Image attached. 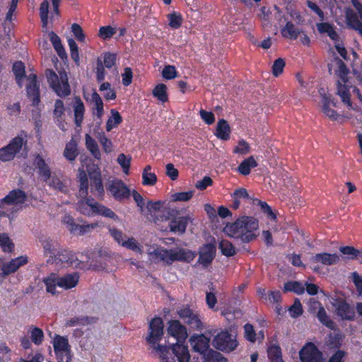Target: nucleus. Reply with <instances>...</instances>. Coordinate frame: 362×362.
I'll return each instance as SVG.
<instances>
[{"label":"nucleus","instance_id":"0eeeda50","mask_svg":"<svg viewBox=\"0 0 362 362\" xmlns=\"http://www.w3.org/2000/svg\"><path fill=\"white\" fill-rule=\"evenodd\" d=\"M149 258L156 262L170 263L175 260L190 262L194 257L192 250H153L148 253Z\"/></svg>","mask_w":362,"mask_h":362},{"label":"nucleus","instance_id":"680f3d73","mask_svg":"<svg viewBox=\"0 0 362 362\" xmlns=\"http://www.w3.org/2000/svg\"><path fill=\"white\" fill-rule=\"evenodd\" d=\"M106 67L105 65H103V62L100 59H98L97 60V65L95 68V73H96V80L98 83H101L104 81L105 78V69Z\"/></svg>","mask_w":362,"mask_h":362},{"label":"nucleus","instance_id":"c9c22d12","mask_svg":"<svg viewBox=\"0 0 362 362\" xmlns=\"http://www.w3.org/2000/svg\"><path fill=\"white\" fill-rule=\"evenodd\" d=\"M316 262H322L325 264H332L337 262L339 260V256L336 254H329L323 252L318 254L315 257Z\"/></svg>","mask_w":362,"mask_h":362},{"label":"nucleus","instance_id":"ea45409f","mask_svg":"<svg viewBox=\"0 0 362 362\" xmlns=\"http://www.w3.org/2000/svg\"><path fill=\"white\" fill-rule=\"evenodd\" d=\"M168 19L169 21V26L173 29H178L180 28L183 21L182 15L177 12L168 14Z\"/></svg>","mask_w":362,"mask_h":362},{"label":"nucleus","instance_id":"58836bf2","mask_svg":"<svg viewBox=\"0 0 362 362\" xmlns=\"http://www.w3.org/2000/svg\"><path fill=\"white\" fill-rule=\"evenodd\" d=\"M203 356L205 362H226L221 354L213 350L207 351Z\"/></svg>","mask_w":362,"mask_h":362},{"label":"nucleus","instance_id":"09e8293b","mask_svg":"<svg viewBox=\"0 0 362 362\" xmlns=\"http://www.w3.org/2000/svg\"><path fill=\"white\" fill-rule=\"evenodd\" d=\"M117 54L110 52L103 53V64L107 69H110L116 64Z\"/></svg>","mask_w":362,"mask_h":362},{"label":"nucleus","instance_id":"bf43d9fd","mask_svg":"<svg viewBox=\"0 0 362 362\" xmlns=\"http://www.w3.org/2000/svg\"><path fill=\"white\" fill-rule=\"evenodd\" d=\"M95 212V214L101 215L105 217L110 218L114 220L118 219V216L110 209L101 204Z\"/></svg>","mask_w":362,"mask_h":362},{"label":"nucleus","instance_id":"e433bc0d","mask_svg":"<svg viewBox=\"0 0 362 362\" xmlns=\"http://www.w3.org/2000/svg\"><path fill=\"white\" fill-rule=\"evenodd\" d=\"M46 183L49 187L59 192H64L66 190V187L55 173L51 174L50 179Z\"/></svg>","mask_w":362,"mask_h":362},{"label":"nucleus","instance_id":"f704fd0d","mask_svg":"<svg viewBox=\"0 0 362 362\" xmlns=\"http://www.w3.org/2000/svg\"><path fill=\"white\" fill-rule=\"evenodd\" d=\"M151 170V166L146 165L142 173V184L144 185H154L157 182V177L155 173L149 172Z\"/></svg>","mask_w":362,"mask_h":362},{"label":"nucleus","instance_id":"aec40b11","mask_svg":"<svg viewBox=\"0 0 362 362\" xmlns=\"http://www.w3.org/2000/svg\"><path fill=\"white\" fill-rule=\"evenodd\" d=\"M28 257L26 256H20L11 261L3 263L1 267V274L3 276H8L16 272L21 267L28 263Z\"/></svg>","mask_w":362,"mask_h":362},{"label":"nucleus","instance_id":"603ef678","mask_svg":"<svg viewBox=\"0 0 362 362\" xmlns=\"http://www.w3.org/2000/svg\"><path fill=\"white\" fill-rule=\"evenodd\" d=\"M68 45L70 49V54L72 59L75 62L76 64L79 63V53H78V47L76 42L74 39L69 38L68 40Z\"/></svg>","mask_w":362,"mask_h":362},{"label":"nucleus","instance_id":"6e6552de","mask_svg":"<svg viewBox=\"0 0 362 362\" xmlns=\"http://www.w3.org/2000/svg\"><path fill=\"white\" fill-rule=\"evenodd\" d=\"M78 281L79 275L75 272L63 276H57L55 274H52L45 280V283L47 286V291L54 294L57 292V286L64 289H71L78 284Z\"/></svg>","mask_w":362,"mask_h":362},{"label":"nucleus","instance_id":"412c9836","mask_svg":"<svg viewBox=\"0 0 362 362\" xmlns=\"http://www.w3.org/2000/svg\"><path fill=\"white\" fill-rule=\"evenodd\" d=\"M33 165L37 170L39 176L45 182H47L50 179L52 171L49 166L41 155L36 154L35 156Z\"/></svg>","mask_w":362,"mask_h":362},{"label":"nucleus","instance_id":"b1692460","mask_svg":"<svg viewBox=\"0 0 362 362\" xmlns=\"http://www.w3.org/2000/svg\"><path fill=\"white\" fill-rule=\"evenodd\" d=\"M74 109V123L77 127H81L84 119L85 106L79 97H75L72 105Z\"/></svg>","mask_w":362,"mask_h":362},{"label":"nucleus","instance_id":"f03ea898","mask_svg":"<svg viewBox=\"0 0 362 362\" xmlns=\"http://www.w3.org/2000/svg\"><path fill=\"white\" fill-rule=\"evenodd\" d=\"M168 334L175 338L177 342L172 345V351L179 362H189L190 356L187 346L184 345L188 334L186 327L179 320H172L168 322Z\"/></svg>","mask_w":362,"mask_h":362},{"label":"nucleus","instance_id":"13d9d810","mask_svg":"<svg viewBox=\"0 0 362 362\" xmlns=\"http://www.w3.org/2000/svg\"><path fill=\"white\" fill-rule=\"evenodd\" d=\"M285 65V61L282 58H278L276 59L272 65L273 75L276 77L280 76L284 71Z\"/></svg>","mask_w":362,"mask_h":362},{"label":"nucleus","instance_id":"c03bdc74","mask_svg":"<svg viewBox=\"0 0 362 362\" xmlns=\"http://www.w3.org/2000/svg\"><path fill=\"white\" fill-rule=\"evenodd\" d=\"M49 6V1L45 0L41 3L40 6V16L43 27H47L48 23Z\"/></svg>","mask_w":362,"mask_h":362},{"label":"nucleus","instance_id":"7ed1b4c3","mask_svg":"<svg viewBox=\"0 0 362 362\" xmlns=\"http://www.w3.org/2000/svg\"><path fill=\"white\" fill-rule=\"evenodd\" d=\"M148 334L146 341L153 353L162 362H172L168 358L169 350L165 345L160 344L163 335V321L160 317H154L149 323Z\"/></svg>","mask_w":362,"mask_h":362},{"label":"nucleus","instance_id":"39448f33","mask_svg":"<svg viewBox=\"0 0 362 362\" xmlns=\"http://www.w3.org/2000/svg\"><path fill=\"white\" fill-rule=\"evenodd\" d=\"M45 76L50 88L58 96L62 98L70 95L71 88L65 71H59V75H57L52 69H47Z\"/></svg>","mask_w":362,"mask_h":362},{"label":"nucleus","instance_id":"a878e982","mask_svg":"<svg viewBox=\"0 0 362 362\" xmlns=\"http://www.w3.org/2000/svg\"><path fill=\"white\" fill-rule=\"evenodd\" d=\"M230 132L231 130L228 122L224 119H219L215 133L216 137L223 141H228L230 139Z\"/></svg>","mask_w":362,"mask_h":362},{"label":"nucleus","instance_id":"de8ad7c7","mask_svg":"<svg viewBox=\"0 0 362 362\" xmlns=\"http://www.w3.org/2000/svg\"><path fill=\"white\" fill-rule=\"evenodd\" d=\"M194 194V192L190 190L187 192H175L171 195V200L173 202H187L190 200Z\"/></svg>","mask_w":362,"mask_h":362},{"label":"nucleus","instance_id":"c85d7f7f","mask_svg":"<svg viewBox=\"0 0 362 362\" xmlns=\"http://www.w3.org/2000/svg\"><path fill=\"white\" fill-rule=\"evenodd\" d=\"M26 93L28 98L32 101V105L37 106L40 102L39 84H27Z\"/></svg>","mask_w":362,"mask_h":362},{"label":"nucleus","instance_id":"e2e57ef3","mask_svg":"<svg viewBox=\"0 0 362 362\" xmlns=\"http://www.w3.org/2000/svg\"><path fill=\"white\" fill-rule=\"evenodd\" d=\"M288 313L291 317H297L303 313L302 305L299 300L296 299L292 306L288 308Z\"/></svg>","mask_w":362,"mask_h":362},{"label":"nucleus","instance_id":"f257e3e1","mask_svg":"<svg viewBox=\"0 0 362 362\" xmlns=\"http://www.w3.org/2000/svg\"><path fill=\"white\" fill-rule=\"evenodd\" d=\"M259 221L250 216L238 218L235 222L227 224L224 231L230 237L240 240L242 243H249L255 240L258 236Z\"/></svg>","mask_w":362,"mask_h":362},{"label":"nucleus","instance_id":"5fc2aeb1","mask_svg":"<svg viewBox=\"0 0 362 362\" xmlns=\"http://www.w3.org/2000/svg\"><path fill=\"white\" fill-rule=\"evenodd\" d=\"M13 207H11L7 202H3V199L0 200V218L13 216Z\"/></svg>","mask_w":362,"mask_h":362},{"label":"nucleus","instance_id":"f3484780","mask_svg":"<svg viewBox=\"0 0 362 362\" xmlns=\"http://www.w3.org/2000/svg\"><path fill=\"white\" fill-rule=\"evenodd\" d=\"M107 190L112 194L115 199L122 201L129 198L130 189L121 180H114L107 187Z\"/></svg>","mask_w":362,"mask_h":362},{"label":"nucleus","instance_id":"473e14b6","mask_svg":"<svg viewBox=\"0 0 362 362\" xmlns=\"http://www.w3.org/2000/svg\"><path fill=\"white\" fill-rule=\"evenodd\" d=\"M152 94L159 101L164 103L168 101L167 86L164 83L157 84L153 89Z\"/></svg>","mask_w":362,"mask_h":362},{"label":"nucleus","instance_id":"c756f323","mask_svg":"<svg viewBox=\"0 0 362 362\" xmlns=\"http://www.w3.org/2000/svg\"><path fill=\"white\" fill-rule=\"evenodd\" d=\"M257 166V163L253 156H250L243 160L238 167V171L243 175H247L250 173L251 169Z\"/></svg>","mask_w":362,"mask_h":362},{"label":"nucleus","instance_id":"ddd939ff","mask_svg":"<svg viewBox=\"0 0 362 362\" xmlns=\"http://www.w3.org/2000/svg\"><path fill=\"white\" fill-rule=\"evenodd\" d=\"M52 345L58 362H71V346L67 338L60 335H54L52 339Z\"/></svg>","mask_w":362,"mask_h":362},{"label":"nucleus","instance_id":"2f4dec72","mask_svg":"<svg viewBox=\"0 0 362 362\" xmlns=\"http://www.w3.org/2000/svg\"><path fill=\"white\" fill-rule=\"evenodd\" d=\"M347 25L349 28L358 31V33L362 36V21L358 19V17L355 13H346Z\"/></svg>","mask_w":362,"mask_h":362},{"label":"nucleus","instance_id":"6e6d98bb","mask_svg":"<svg viewBox=\"0 0 362 362\" xmlns=\"http://www.w3.org/2000/svg\"><path fill=\"white\" fill-rule=\"evenodd\" d=\"M16 78H24L25 77V65L21 61L16 62L12 67Z\"/></svg>","mask_w":362,"mask_h":362},{"label":"nucleus","instance_id":"69168bd1","mask_svg":"<svg viewBox=\"0 0 362 362\" xmlns=\"http://www.w3.org/2000/svg\"><path fill=\"white\" fill-rule=\"evenodd\" d=\"M162 76L165 79L171 80L177 76V71L174 66H165L162 71Z\"/></svg>","mask_w":362,"mask_h":362},{"label":"nucleus","instance_id":"5701e85b","mask_svg":"<svg viewBox=\"0 0 362 362\" xmlns=\"http://www.w3.org/2000/svg\"><path fill=\"white\" fill-rule=\"evenodd\" d=\"M209 338L204 334H195L192 336L189 339L190 344L194 351L202 355L209 351Z\"/></svg>","mask_w":362,"mask_h":362},{"label":"nucleus","instance_id":"2eb2a0df","mask_svg":"<svg viewBox=\"0 0 362 362\" xmlns=\"http://www.w3.org/2000/svg\"><path fill=\"white\" fill-rule=\"evenodd\" d=\"M66 254H59V261L62 262H67L71 267L75 268L83 269L86 267V263H89L90 267H95L96 261L93 259V255L92 256L91 259L90 260V257L87 255H83V253H78L77 255L74 258L73 257H69L66 259L65 256L69 255L67 254L69 250H64Z\"/></svg>","mask_w":362,"mask_h":362},{"label":"nucleus","instance_id":"7c9ffc66","mask_svg":"<svg viewBox=\"0 0 362 362\" xmlns=\"http://www.w3.org/2000/svg\"><path fill=\"white\" fill-rule=\"evenodd\" d=\"M91 100L94 104V106L92 107L93 114H95L97 117L100 119L104 114L103 100L97 92H93L91 95Z\"/></svg>","mask_w":362,"mask_h":362},{"label":"nucleus","instance_id":"20e7f679","mask_svg":"<svg viewBox=\"0 0 362 362\" xmlns=\"http://www.w3.org/2000/svg\"><path fill=\"white\" fill-rule=\"evenodd\" d=\"M335 62L338 66L337 74L341 81V82L340 81H337V94L341 98V102L345 104L348 108L354 109L351 101V86L346 84L348 82V74L349 73V70L345 63L339 57L335 59Z\"/></svg>","mask_w":362,"mask_h":362},{"label":"nucleus","instance_id":"dca6fc26","mask_svg":"<svg viewBox=\"0 0 362 362\" xmlns=\"http://www.w3.org/2000/svg\"><path fill=\"white\" fill-rule=\"evenodd\" d=\"M301 362H325L322 353L313 343H307L299 351Z\"/></svg>","mask_w":362,"mask_h":362},{"label":"nucleus","instance_id":"4d7b16f0","mask_svg":"<svg viewBox=\"0 0 362 362\" xmlns=\"http://www.w3.org/2000/svg\"><path fill=\"white\" fill-rule=\"evenodd\" d=\"M115 33V28L110 25L102 26L99 29L98 36L103 40H107L111 38Z\"/></svg>","mask_w":362,"mask_h":362},{"label":"nucleus","instance_id":"a19ab883","mask_svg":"<svg viewBox=\"0 0 362 362\" xmlns=\"http://www.w3.org/2000/svg\"><path fill=\"white\" fill-rule=\"evenodd\" d=\"M268 356L272 362H284L281 349L278 346L272 345L269 347Z\"/></svg>","mask_w":362,"mask_h":362},{"label":"nucleus","instance_id":"4468645a","mask_svg":"<svg viewBox=\"0 0 362 362\" xmlns=\"http://www.w3.org/2000/svg\"><path fill=\"white\" fill-rule=\"evenodd\" d=\"M177 314L191 328L200 329L202 328V322L200 316L195 310L188 306H183L177 310Z\"/></svg>","mask_w":362,"mask_h":362},{"label":"nucleus","instance_id":"338daca9","mask_svg":"<svg viewBox=\"0 0 362 362\" xmlns=\"http://www.w3.org/2000/svg\"><path fill=\"white\" fill-rule=\"evenodd\" d=\"M340 252L344 258L362 259V250H340Z\"/></svg>","mask_w":362,"mask_h":362},{"label":"nucleus","instance_id":"bb28decb","mask_svg":"<svg viewBox=\"0 0 362 362\" xmlns=\"http://www.w3.org/2000/svg\"><path fill=\"white\" fill-rule=\"evenodd\" d=\"M79 153L76 141L71 139L65 146L63 155L69 162H74L78 157Z\"/></svg>","mask_w":362,"mask_h":362},{"label":"nucleus","instance_id":"0e129e2a","mask_svg":"<svg viewBox=\"0 0 362 362\" xmlns=\"http://www.w3.org/2000/svg\"><path fill=\"white\" fill-rule=\"evenodd\" d=\"M250 149L249 144L244 139H241L238 141V145L233 149V153L245 155L249 153Z\"/></svg>","mask_w":362,"mask_h":362},{"label":"nucleus","instance_id":"79ce46f5","mask_svg":"<svg viewBox=\"0 0 362 362\" xmlns=\"http://www.w3.org/2000/svg\"><path fill=\"white\" fill-rule=\"evenodd\" d=\"M131 160L132 158L130 156H127L124 153H120L117 157V161L122 168L124 173L126 175H128L129 173Z\"/></svg>","mask_w":362,"mask_h":362},{"label":"nucleus","instance_id":"1a4fd4ad","mask_svg":"<svg viewBox=\"0 0 362 362\" xmlns=\"http://www.w3.org/2000/svg\"><path fill=\"white\" fill-rule=\"evenodd\" d=\"M77 179L79 183L78 194L82 198L81 200L90 206L93 214H95L101 204L95 200L94 198L88 197L89 183L87 173L83 169L79 168L77 173Z\"/></svg>","mask_w":362,"mask_h":362},{"label":"nucleus","instance_id":"4be33fe9","mask_svg":"<svg viewBox=\"0 0 362 362\" xmlns=\"http://www.w3.org/2000/svg\"><path fill=\"white\" fill-rule=\"evenodd\" d=\"M26 193L21 189H14L11 190L8 194L3 198V202H7L13 207V206H21L27 200Z\"/></svg>","mask_w":362,"mask_h":362},{"label":"nucleus","instance_id":"8fccbe9b","mask_svg":"<svg viewBox=\"0 0 362 362\" xmlns=\"http://www.w3.org/2000/svg\"><path fill=\"white\" fill-rule=\"evenodd\" d=\"M285 291H293L297 294H301L304 293V286L298 281H290L284 285Z\"/></svg>","mask_w":362,"mask_h":362},{"label":"nucleus","instance_id":"49530a36","mask_svg":"<svg viewBox=\"0 0 362 362\" xmlns=\"http://www.w3.org/2000/svg\"><path fill=\"white\" fill-rule=\"evenodd\" d=\"M214 256L213 250H202L199 254V262L206 267L211 262Z\"/></svg>","mask_w":362,"mask_h":362},{"label":"nucleus","instance_id":"423d86ee","mask_svg":"<svg viewBox=\"0 0 362 362\" xmlns=\"http://www.w3.org/2000/svg\"><path fill=\"white\" fill-rule=\"evenodd\" d=\"M166 214L170 231L178 235L184 234L189 223L194 220L192 214L182 216V211L176 208H169Z\"/></svg>","mask_w":362,"mask_h":362},{"label":"nucleus","instance_id":"3c124183","mask_svg":"<svg viewBox=\"0 0 362 362\" xmlns=\"http://www.w3.org/2000/svg\"><path fill=\"white\" fill-rule=\"evenodd\" d=\"M319 305V310L317 311V318L318 320L325 325H326L328 327L332 328L333 327V322L329 320L325 310L322 306H321L320 303H316Z\"/></svg>","mask_w":362,"mask_h":362},{"label":"nucleus","instance_id":"6ab92c4d","mask_svg":"<svg viewBox=\"0 0 362 362\" xmlns=\"http://www.w3.org/2000/svg\"><path fill=\"white\" fill-rule=\"evenodd\" d=\"M109 232L114 240L122 247L127 249H140L136 240L134 238H128L120 230L110 228Z\"/></svg>","mask_w":362,"mask_h":362},{"label":"nucleus","instance_id":"4c0bfd02","mask_svg":"<svg viewBox=\"0 0 362 362\" xmlns=\"http://www.w3.org/2000/svg\"><path fill=\"white\" fill-rule=\"evenodd\" d=\"M252 204L259 206L262 211L265 214L271 219L276 218V215L273 212L272 208L266 202L261 201L257 198L252 199Z\"/></svg>","mask_w":362,"mask_h":362},{"label":"nucleus","instance_id":"864d4df0","mask_svg":"<svg viewBox=\"0 0 362 362\" xmlns=\"http://www.w3.org/2000/svg\"><path fill=\"white\" fill-rule=\"evenodd\" d=\"M64 111L65 108L64 102L60 99L56 100L54 103V109L53 111L54 119H60L64 117Z\"/></svg>","mask_w":362,"mask_h":362},{"label":"nucleus","instance_id":"052dcab7","mask_svg":"<svg viewBox=\"0 0 362 362\" xmlns=\"http://www.w3.org/2000/svg\"><path fill=\"white\" fill-rule=\"evenodd\" d=\"M14 243L6 233H0V247L1 249H14Z\"/></svg>","mask_w":362,"mask_h":362},{"label":"nucleus","instance_id":"72a5a7b5","mask_svg":"<svg viewBox=\"0 0 362 362\" xmlns=\"http://www.w3.org/2000/svg\"><path fill=\"white\" fill-rule=\"evenodd\" d=\"M86 145L92 156L98 160L100 159L101 153L96 141L89 135H86Z\"/></svg>","mask_w":362,"mask_h":362},{"label":"nucleus","instance_id":"a18cd8bd","mask_svg":"<svg viewBox=\"0 0 362 362\" xmlns=\"http://www.w3.org/2000/svg\"><path fill=\"white\" fill-rule=\"evenodd\" d=\"M30 338L32 341L36 344H42L44 339V334L41 329L37 327H31L30 329Z\"/></svg>","mask_w":362,"mask_h":362},{"label":"nucleus","instance_id":"9d476101","mask_svg":"<svg viewBox=\"0 0 362 362\" xmlns=\"http://www.w3.org/2000/svg\"><path fill=\"white\" fill-rule=\"evenodd\" d=\"M87 172L88 178L90 179V193L95 198L103 199L105 195V189L100 168L93 165L87 168Z\"/></svg>","mask_w":362,"mask_h":362},{"label":"nucleus","instance_id":"9b49d317","mask_svg":"<svg viewBox=\"0 0 362 362\" xmlns=\"http://www.w3.org/2000/svg\"><path fill=\"white\" fill-rule=\"evenodd\" d=\"M70 231V233L75 235H83L90 233L96 227L98 226L97 223H87L82 218L78 219V222L69 214H66L62 220Z\"/></svg>","mask_w":362,"mask_h":362},{"label":"nucleus","instance_id":"774afa93","mask_svg":"<svg viewBox=\"0 0 362 362\" xmlns=\"http://www.w3.org/2000/svg\"><path fill=\"white\" fill-rule=\"evenodd\" d=\"M71 29L74 37L78 41L83 42L85 40L86 36L80 25L77 23H73L71 25Z\"/></svg>","mask_w":362,"mask_h":362},{"label":"nucleus","instance_id":"393cba45","mask_svg":"<svg viewBox=\"0 0 362 362\" xmlns=\"http://www.w3.org/2000/svg\"><path fill=\"white\" fill-rule=\"evenodd\" d=\"M334 306L337 310V315L342 319L352 320L354 317V312L348 303L344 300H337Z\"/></svg>","mask_w":362,"mask_h":362},{"label":"nucleus","instance_id":"cd10ccee","mask_svg":"<svg viewBox=\"0 0 362 362\" xmlns=\"http://www.w3.org/2000/svg\"><path fill=\"white\" fill-rule=\"evenodd\" d=\"M300 29L296 28L292 21H288L285 26L281 28V35L289 40H296L300 34Z\"/></svg>","mask_w":362,"mask_h":362},{"label":"nucleus","instance_id":"f8f14e48","mask_svg":"<svg viewBox=\"0 0 362 362\" xmlns=\"http://www.w3.org/2000/svg\"><path fill=\"white\" fill-rule=\"evenodd\" d=\"M27 145V140L22 136L13 138L9 143L0 148V160L3 162L12 160L20 153L23 146Z\"/></svg>","mask_w":362,"mask_h":362},{"label":"nucleus","instance_id":"a211bd4d","mask_svg":"<svg viewBox=\"0 0 362 362\" xmlns=\"http://www.w3.org/2000/svg\"><path fill=\"white\" fill-rule=\"evenodd\" d=\"M213 344L216 349L222 351H232L237 346L235 337L228 332H222L216 335Z\"/></svg>","mask_w":362,"mask_h":362},{"label":"nucleus","instance_id":"37998d69","mask_svg":"<svg viewBox=\"0 0 362 362\" xmlns=\"http://www.w3.org/2000/svg\"><path fill=\"white\" fill-rule=\"evenodd\" d=\"M100 91H105L103 94L104 98L107 100H115L116 98V93L109 82L103 83L99 88Z\"/></svg>","mask_w":362,"mask_h":362}]
</instances>
